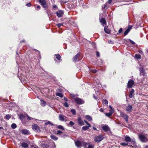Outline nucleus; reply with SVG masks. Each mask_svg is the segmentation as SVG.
Returning a JSON list of instances; mask_svg holds the SVG:
<instances>
[{
  "mask_svg": "<svg viewBox=\"0 0 148 148\" xmlns=\"http://www.w3.org/2000/svg\"><path fill=\"white\" fill-rule=\"evenodd\" d=\"M40 146L43 148H55V145L54 142L51 141L50 142L49 144H45L42 143H41L40 142Z\"/></svg>",
  "mask_w": 148,
  "mask_h": 148,
  "instance_id": "f257e3e1",
  "label": "nucleus"
},
{
  "mask_svg": "<svg viewBox=\"0 0 148 148\" xmlns=\"http://www.w3.org/2000/svg\"><path fill=\"white\" fill-rule=\"evenodd\" d=\"M26 114H21L19 117V119L21 120L22 124L24 125L26 124L27 123L26 121L25 120V119H26Z\"/></svg>",
  "mask_w": 148,
  "mask_h": 148,
  "instance_id": "f03ea898",
  "label": "nucleus"
},
{
  "mask_svg": "<svg viewBox=\"0 0 148 148\" xmlns=\"http://www.w3.org/2000/svg\"><path fill=\"white\" fill-rule=\"evenodd\" d=\"M140 140L143 143H145L148 141V138L144 135L140 134L138 136Z\"/></svg>",
  "mask_w": 148,
  "mask_h": 148,
  "instance_id": "7ed1b4c3",
  "label": "nucleus"
},
{
  "mask_svg": "<svg viewBox=\"0 0 148 148\" xmlns=\"http://www.w3.org/2000/svg\"><path fill=\"white\" fill-rule=\"evenodd\" d=\"M103 138V137L102 135L96 136L94 138V140L96 142H100Z\"/></svg>",
  "mask_w": 148,
  "mask_h": 148,
  "instance_id": "20e7f679",
  "label": "nucleus"
},
{
  "mask_svg": "<svg viewBox=\"0 0 148 148\" xmlns=\"http://www.w3.org/2000/svg\"><path fill=\"white\" fill-rule=\"evenodd\" d=\"M74 101L77 104H82L84 103V101L82 99L78 97L75 98Z\"/></svg>",
  "mask_w": 148,
  "mask_h": 148,
  "instance_id": "39448f33",
  "label": "nucleus"
},
{
  "mask_svg": "<svg viewBox=\"0 0 148 148\" xmlns=\"http://www.w3.org/2000/svg\"><path fill=\"white\" fill-rule=\"evenodd\" d=\"M59 118L60 120L61 121L66 122V121H68L67 119H68V118L65 116L63 115H59Z\"/></svg>",
  "mask_w": 148,
  "mask_h": 148,
  "instance_id": "423d86ee",
  "label": "nucleus"
},
{
  "mask_svg": "<svg viewBox=\"0 0 148 148\" xmlns=\"http://www.w3.org/2000/svg\"><path fill=\"white\" fill-rule=\"evenodd\" d=\"M134 81L132 79H130L128 82L127 84V87L128 88H132L133 85L134 84Z\"/></svg>",
  "mask_w": 148,
  "mask_h": 148,
  "instance_id": "0eeeda50",
  "label": "nucleus"
},
{
  "mask_svg": "<svg viewBox=\"0 0 148 148\" xmlns=\"http://www.w3.org/2000/svg\"><path fill=\"white\" fill-rule=\"evenodd\" d=\"M56 13L57 16L58 17H62L64 14V12L62 10H59L58 12H57Z\"/></svg>",
  "mask_w": 148,
  "mask_h": 148,
  "instance_id": "6e6552de",
  "label": "nucleus"
},
{
  "mask_svg": "<svg viewBox=\"0 0 148 148\" xmlns=\"http://www.w3.org/2000/svg\"><path fill=\"white\" fill-rule=\"evenodd\" d=\"M75 145L78 148H81L82 146V143L79 141H77L75 142Z\"/></svg>",
  "mask_w": 148,
  "mask_h": 148,
  "instance_id": "1a4fd4ad",
  "label": "nucleus"
},
{
  "mask_svg": "<svg viewBox=\"0 0 148 148\" xmlns=\"http://www.w3.org/2000/svg\"><path fill=\"white\" fill-rule=\"evenodd\" d=\"M79 53H77L73 57V61L74 62H76L80 60V59H79Z\"/></svg>",
  "mask_w": 148,
  "mask_h": 148,
  "instance_id": "9d476101",
  "label": "nucleus"
},
{
  "mask_svg": "<svg viewBox=\"0 0 148 148\" xmlns=\"http://www.w3.org/2000/svg\"><path fill=\"white\" fill-rule=\"evenodd\" d=\"M132 26L130 25L129 26L128 28L125 31L124 33V34L125 36H126L128 34V32L130 31V30L132 29Z\"/></svg>",
  "mask_w": 148,
  "mask_h": 148,
  "instance_id": "9b49d317",
  "label": "nucleus"
},
{
  "mask_svg": "<svg viewBox=\"0 0 148 148\" xmlns=\"http://www.w3.org/2000/svg\"><path fill=\"white\" fill-rule=\"evenodd\" d=\"M134 90L133 89H132L131 90L130 92L129 97L130 98H132V97H134Z\"/></svg>",
  "mask_w": 148,
  "mask_h": 148,
  "instance_id": "f8f14e48",
  "label": "nucleus"
},
{
  "mask_svg": "<svg viewBox=\"0 0 148 148\" xmlns=\"http://www.w3.org/2000/svg\"><path fill=\"white\" fill-rule=\"evenodd\" d=\"M41 5L43 8L45 10H46L48 8V4L46 2L44 3L42 5Z\"/></svg>",
  "mask_w": 148,
  "mask_h": 148,
  "instance_id": "ddd939ff",
  "label": "nucleus"
},
{
  "mask_svg": "<svg viewBox=\"0 0 148 148\" xmlns=\"http://www.w3.org/2000/svg\"><path fill=\"white\" fill-rule=\"evenodd\" d=\"M77 121L79 125H84V122L80 117L78 118Z\"/></svg>",
  "mask_w": 148,
  "mask_h": 148,
  "instance_id": "4468645a",
  "label": "nucleus"
},
{
  "mask_svg": "<svg viewBox=\"0 0 148 148\" xmlns=\"http://www.w3.org/2000/svg\"><path fill=\"white\" fill-rule=\"evenodd\" d=\"M125 140L126 142H131L132 140L130 136L127 135L125 136Z\"/></svg>",
  "mask_w": 148,
  "mask_h": 148,
  "instance_id": "2eb2a0df",
  "label": "nucleus"
},
{
  "mask_svg": "<svg viewBox=\"0 0 148 148\" xmlns=\"http://www.w3.org/2000/svg\"><path fill=\"white\" fill-rule=\"evenodd\" d=\"M21 132L25 135H29V131L27 130H21Z\"/></svg>",
  "mask_w": 148,
  "mask_h": 148,
  "instance_id": "dca6fc26",
  "label": "nucleus"
},
{
  "mask_svg": "<svg viewBox=\"0 0 148 148\" xmlns=\"http://www.w3.org/2000/svg\"><path fill=\"white\" fill-rule=\"evenodd\" d=\"M133 110L132 106V105H128L126 108V110L127 111L130 112Z\"/></svg>",
  "mask_w": 148,
  "mask_h": 148,
  "instance_id": "f3484780",
  "label": "nucleus"
},
{
  "mask_svg": "<svg viewBox=\"0 0 148 148\" xmlns=\"http://www.w3.org/2000/svg\"><path fill=\"white\" fill-rule=\"evenodd\" d=\"M100 22L102 25H106V21L104 18L101 19L100 20Z\"/></svg>",
  "mask_w": 148,
  "mask_h": 148,
  "instance_id": "a211bd4d",
  "label": "nucleus"
},
{
  "mask_svg": "<svg viewBox=\"0 0 148 148\" xmlns=\"http://www.w3.org/2000/svg\"><path fill=\"white\" fill-rule=\"evenodd\" d=\"M102 128L103 130L105 132L108 131L109 129V127H108V125H107L103 126L102 127Z\"/></svg>",
  "mask_w": 148,
  "mask_h": 148,
  "instance_id": "6ab92c4d",
  "label": "nucleus"
},
{
  "mask_svg": "<svg viewBox=\"0 0 148 148\" xmlns=\"http://www.w3.org/2000/svg\"><path fill=\"white\" fill-rule=\"evenodd\" d=\"M108 27L107 26H106L104 27V31L107 34H109L110 32V31L108 29Z\"/></svg>",
  "mask_w": 148,
  "mask_h": 148,
  "instance_id": "aec40b11",
  "label": "nucleus"
},
{
  "mask_svg": "<svg viewBox=\"0 0 148 148\" xmlns=\"http://www.w3.org/2000/svg\"><path fill=\"white\" fill-rule=\"evenodd\" d=\"M40 102V104L41 105V106H42L43 107H45L46 106V103L43 99H41Z\"/></svg>",
  "mask_w": 148,
  "mask_h": 148,
  "instance_id": "412c9836",
  "label": "nucleus"
},
{
  "mask_svg": "<svg viewBox=\"0 0 148 148\" xmlns=\"http://www.w3.org/2000/svg\"><path fill=\"white\" fill-rule=\"evenodd\" d=\"M91 127V125L90 124H89V125L86 126H83L82 127V129L84 130H86L89 129L90 127Z\"/></svg>",
  "mask_w": 148,
  "mask_h": 148,
  "instance_id": "4be33fe9",
  "label": "nucleus"
},
{
  "mask_svg": "<svg viewBox=\"0 0 148 148\" xmlns=\"http://www.w3.org/2000/svg\"><path fill=\"white\" fill-rule=\"evenodd\" d=\"M139 70L140 73V75H145V72L144 71V70L142 68H140L139 69Z\"/></svg>",
  "mask_w": 148,
  "mask_h": 148,
  "instance_id": "5701e85b",
  "label": "nucleus"
},
{
  "mask_svg": "<svg viewBox=\"0 0 148 148\" xmlns=\"http://www.w3.org/2000/svg\"><path fill=\"white\" fill-rule=\"evenodd\" d=\"M22 146L24 148H27L28 147V144L25 143H21Z\"/></svg>",
  "mask_w": 148,
  "mask_h": 148,
  "instance_id": "b1692460",
  "label": "nucleus"
},
{
  "mask_svg": "<svg viewBox=\"0 0 148 148\" xmlns=\"http://www.w3.org/2000/svg\"><path fill=\"white\" fill-rule=\"evenodd\" d=\"M109 111V112L105 114L108 117L112 115V111H111V110H110Z\"/></svg>",
  "mask_w": 148,
  "mask_h": 148,
  "instance_id": "393cba45",
  "label": "nucleus"
},
{
  "mask_svg": "<svg viewBox=\"0 0 148 148\" xmlns=\"http://www.w3.org/2000/svg\"><path fill=\"white\" fill-rule=\"evenodd\" d=\"M85 118L86 119L89 121H92V117L90 116L87 115L85 116Z\"/></svg>",
  "mask_w": 148,
  "mask_h": 148,
  "instance_id": "a878e982",
  "label": "nucleus"
},
{
  "mask_svg": "<svg viewBox=\"0 0 148 148\" xmlns=\"http://www.w3.org/2000/svg\"><path fill=\"white\" fill-rule=\"evenodd\" d=\"M50 137L52 139H53L55 140H58V138L56 136L53 135H51Z\"/></svg>",
  "mask_w": 148,
  "mask_h": 148,
  "instance_id": "bb28decb",
  "label": "nucleus"
},
{
  "mask_svg": "<svg viewBox=\"0 0 148 148\" xmlns=\"http://www.w3.org/2000/svg\"><path fill=\"white\" fill-rule=\"evenodd\" d=\"M32 128L35 131H36L37 130V125L34 124L32 125Z\"/></svg>",
  "mask_w": 148,
  "mask_h": 148,
  "instance_id": "cd10ccee",
  "label": "nucleus"
},
{
  "mask_svg": "<svg viewBox=\"0 0 148 148\" xmlns=\"http://www.w3.org/2000/svg\"><path fill=\"white\" fill-rule=\"evenodd\" d=\"M89 143H87L83 142L82 143V144L83 146L85 148H86L87 147V145H88Z\"/></svg>",
  "mask_w": 148,
  "mask_h": 148,
  "instance_id": "c85d7f7f",
  "label": "nucleus"
},
{
  "mask_svg": "<svg viewBox=\"0 0 148 148\" xmlns=\"http://www.w3.org/2000/svg\"><path fill=\"white\" fill-rule=\"evenodd\" d=\"M26 118L27 119V120L28 121L31 120L32 119H34L33 118L29 116L27 114L26 115Z\"/></svg>",
  "mask_w": 148,
  "mask_h": 148,
  "instance_id": "c756f323",
  "label": "nucleus"
},
{
  "mask_svg": "<svg viewBox=\"0 0 148 148\" xmlns=\"http://www.w3.org/2000/svg\"><path fill=\"white\" fill-rule=\"evenodd\" d=\"M135 57L136 58L140 59L141 58V56L140 54H136L135 55Z\"/></svg>",
  "mask_w": 148,
  "mask_h": 148,
  "instance_id": "7c9ffc66",
  "label": "nucleus"
},
{
  "mask_svg": "<svg viewBox=\"0 0 148 148\" xmlns=\"http://www.w3.org/2000/svg\"><path fill=\"white\" fill-rule=\"evenodd\" d=\"M55 56L56 58L58 60H60L61 59V57L60 55L58 54H55Z\"/></svg>",
  "mask_w": 148,
  "mask_h": 148,
  "instance_id": "2f4dec72",
  "label": "nucleus"
},
{
  "mask_svg": "<svg viewBox=\"0 0 148 148\" xmlns=\"http://www.w3.org/2000/svg\"><path fill=\"white\" fill-rule=\"evenodd\" d=\"M56 95L58 96H59L61 98H62L63 97V95L61 93L58 92L56 93Z\"/></svg>",
  "mask_w": 148,
  "mask_h": 148,
  "instance_id": "473e14b6",
  "label": "nucleus"
},
{
  "mask_svg": "<svg viewBox=\"0 0 148 148\" xmlns=\"http://www.w3.org/2000/svg\"><path fill=\"white\" fill-rule=\"evenodd\" d=\"M123 118L125 120L126 122L127 123L128 120V116L127 115H126L125 116V117H123Z\"/></svg>",
  "mask_w": 148,
  "mask_h": 148,
  "instance_id": "72a5a7b5",
  "label": "nucleus"
},
{
  "mask_svg": "<svg viewBox=\"0 0 148 148\" xmlns=\"http://www.w3.org/2000/svg\"><path fill=\"white\" fill-rule=\"evenodd\" d=\"M17 126L16 124L13 123L11 125V127L13 129H15L16 127Z\"/></svg>",
  "mask_w": 148,
  "mask_h": 148,
  "instance_id": "f704fd0d",
  "label": "nucleus"
},
{
  "mask_svg": "<svg viewBox=\"0 0 148 148\" xmlns=\"http://www.w3.org/2000/svg\"><path fill=\"white\" fill-rule=\"evenodd\" d=\"M57 128L58 129H61V130H64V128L62 126L60 125H59L58 126Z\"/></svg>",
  "mask_w": 148,
  "mask_h": 148,
  "instance_id": "c9c22d12",
  "label": "nucleus"
},
{
  "mask_svg": "<svg viewBox=\"0 0 148 148\" xmlns=\"http://www.w3.org/2000/svg\"><path fill=\"white\" fill-rule=\"evenodd\" d=\"M38 1L41 5L46 2L45 0H38Z\"/></svg>",
  "mask_w": 148,
  "mask_h": 148,
  "instance_id": "e433bc0d",
  "label": "nucleus"
},
{
  "mask_svg": "<svg viewBox=\"0 0 148 148\" xmlns=\"http://www.w3.org/2000/svg\"><path fill=\"white\" fill-rule=\"evenodd\" d=\"M45 125H47V124H49V125H51V126H53V124L52 123H51L50 121H48L46 123H45Z\"/></svg>",
  "mask_w": 148,
  "mask_h": 148,
  "instance_id": "4c0bfd02",
  "label": "nucleus"
},
{
  "mask_svg": "<svg viewBox=\"0 0 148 148\" xmlns=\"http://www.w3.org/2000/svg\"><path fill=\"white\" fill-rule=\"evenodd\" d=\"M63 105L66 108H68L69 107V105L68 104V103L65 102L64 103H63Z\"/></svg>",
  "mask_w": 148,
  "mask_h": 148,
  "instance_id": "58836bf2",
  "label": "nucleus"
},
{
  "mask_svg": "<svg viewBox=\"0 0 148 148\" xmlns=\"http://www.w3.org/2000/svg\"><path fill=\"white\" fill-rule=\"evenodd\" d=\"M103 103L106 104H108V101L106 99H104L103 101Z\"/></svg>",
  "mask_w": 148,
  "mask_h": 148,
  "instance_id": "ea45409f",
  "label": "nucleus"
},
{
  "mask_svg": "<svg viewBox=\"0 0 148 148\" xmlns=\"http://www.w3.org/2000/svg\"><path fill=\"white\" fill-rule=\"evenodd\" d=\"M71 112L72 113L73 115H75L76 114L75 110L74 109H71Z\"/></svg>",
  "mask_w": 148,
  "mask_h": 148,
  "instance_id": "a19ab883",
  "label": "nucleus"
},
{
  "mask_svg": "<svg viewBox=\"0 0 148 148\" xmlns=\"http://www.w3.org/2000/svg\"><path fill=\"white\" fill-rule=\"evenodd\" d=\"M94 147L92 144H88V145L86 148H94Z\"/></svg>",
  "mask_w": 148,
  "mask_h": 148,
  "instance_id": "79ce46f5",
  "label": "nucleus"
},
{
  "mask_svg": "<svg viewBox=\"0 0 148 148\" xmlns=\"http://www.w3.org/2000/svg\"><path fill=\"white\" fill-rule=\"evenodd\" d=\"M96 83L98 85V86L99 87H101V84L100 83L99 81L98 80V81H96Z\"/></svg>",
  "mask_w": 148,
  "mask_h": 148,
  "instance_id": "37998d69",
  "label": "nucleus"
},
{
  "mask_svg": "<svg viewBox=\"0 0 148 148\" xmlns=\"http://www.w3.org/2000/svg\"><path fill=\"white\" fill-rule=\"evenodd\" d=\"M56 25L58 28H60L61 26L63 25V24L62 23H60L56 24Z\"/></svg>",
  "mask_w": 148,
  "mask_h": 148,
  "instance_id": "c03bdc74",
  "label": "nucleus"
},
{
  "mask_svg": "<svg viewBox=\"0 0 148 148\" xmlns=\"http://www.w3.org/2000/svg\"><path fill=\"white\" fill-rule=\"evenodd\" d=\"M126 115V114H124V113L123 112H121L120 113V115L123 118L125 117V115Z\"/></svg>",
  "mask_w": 148,
  "mask_h": 148,
  "instance_id": "a18cd8bd",
  "label": "nucleus"
},
{
  "mask_svg": "<svg viewBox=\"0 0 148 148\" xmlns=\"http://www.w3.org/2000/svg\"><path fill=\"white\" fill-rule=\"evenodd\" d=\"M10 117L11 116L9 114H7L5 116V117L6 118V119L8 120L9 119H10Z\"/></svg>",
  "mask_w": 148,
  "mask_h": 148,
  "instance_id": "49530a36",
  "label": "nucleus"
},
{
  "mask_svg": "<svg viewBox=\"0 0 148 148\" xmlns=\"http://www.w3.org/2000/svg\"><path fill=\"white\" fill-rule=\"evenodd\" d=\"M121 145H122L124 146H127L128 145V143H123L121 144Z\"/></svg>",
  "mask_w": 148,
  "mask_h": 148,
  "instance_id": "de8ad7c7",
  "label": "nucleus"
},
{
  "mask_svg": "<svg viewBox=\"0 0 148 148\" xmlns=\"http://www.w3.org/2000/svg\"><path fill=\"white\" fill-rule=\"evenodd\" d=\"M75 124L72 121H70L69 122V124L71 126H73Z\"/></svg>",
  "mask_w": 148,
  "mask_h": 148,
  "instance_id": "09e8293b",
  "label": "nucleus"
},
{
  "mask_svg": "<svg viewBox=\"0 0 148 148\" xmlns=\"http://www.w3.org/2000/svg\"><path fill=\"white\" fill-rule=\"evenodd\" d=\"M129 40L130 42L131 43H132V44H133V45H134L135 44V42H134L132 40H131L130 39Z\"/></svg>",
  "mask_w": 148,
  "mask_h": 148,
  "instance_id": "8fccbe9b",
  "label": "nucleus"
},
{
  "mask_svg": "<svg viewBox=\"0 0 148 148\" xmlns=\"http://www.w3.org/2000/svg\"><path fill=\"white\" fill-rule=\"evenodd\" d=\"M31 4L30 2L26 4V5L28 7H30Z\"/></svg>",
  "mask_w": 148,
  "mask_h": 148,
  "instance_id": "3c124183",
  "label": "nucleus"
},
{
  "mask_svg": "<svg viewBox=\"0 0 148 148\" xmlns=\"http://www.w3.org/2000/svg\"><path fill=\"white\" fill-rule=\"evenodd\" d=\"M62 133V132L60 130H58L57 131L58 134H60Z\"/></svg>",
  "mask_w": 148,
  "mask_h": 148,
  "instance_id": "603ef678",
  "label": "nucleus"
},
{
  "mask_svg": "<svg viewBox=\"0 0 148 148\" xmlns=\"http://www.w3.org/2000/svg\"><path fill=\"white\" fill-rule=\"evenodd\" d=\"M107 5L106 4H105L103 7L102 6V9H104L105 8H106V7Z\"/></svg>",
  "mask_w": 148,
  "mask_h": 148,
  "instance_id": "864d4df0",
  "label": "nucleus"
},
{
  "mask_svg": "<svg viewBox=\"0 0 148 148\" xmlns=\"http://www.w3.org/2000/svg\"><path fill=\"white\" fill-rule=\"evenodd\" d=\"M122 31H123L122 29V28H120L119 31V33H121L122 32Z\"/></svg>",
  "mask_w": 148,
  "mask_h": 148,
  "instance_id": "5fc2aeb1",
  "label": "nucleus"
},
{
  "mask_svg": "<svg viewBox=\"0 0 148 148\" xmlns=\"http://www.w3.org/2000/svg\"><path fill=\"white\" fill-rule=\"evenodd\" d=\"M90 71L93 73H95L97 71V70L95 69L91 70Z\"/></svg>",
  "mask_w": 148,
  "mask_h": 148,
  "instance_id": "6e6d98bb",
  "label": "nucleus"
},
{
  "mask_svg": "<svg viewBox=\"0 0 148 148\" xmlns=\"http://www.w3.org/2000/svg\"><path fill=\"white\" fill-rule=\"evenodd\" d=\"M96 55H97V57H99V56H100V54H99V53L98 52V51H97V53H96Z\"/></svg>",
  "mask_w": 148,
  "mask_h": 148,
  "instance_id": "4d7b16f0",
  "label": "nucleus"
},
{
  "mask_svg": "<svg viewBox=\"0 0 148 148\" xmlns=\"http://www.w3.org/2000/svg\"><path fill=\"white\" fill-rule=\"evenodd\" d=\"M108 42L109 43H110V44H113V42L111 40H109L108 41Z\"/></svg>",
  "mask_w": 148,
  "mask_h": 148,
  "instance_id": "13d9d810",
  "label": "nucleus"
},
{
  "mask_svg": "<svg viewBox=\"0 0 148 148\" xmlns=\"http://www.w3.org/2000/svg\"><path fill=\"white\" fill-rule=\"evenodd\" d=\"M53 8L54 9H55V8L57 9L58 7L56 5H54L53 6Z\"/></svg>",
  "mask_w": 148,
  "mask_h": 148,
  "instance_id": "bf43d9fd",
  "label": "nucleus"
},
{
  "mask_svg": "<svg viewBox=\"0 0 148 148\" xmlns=\"http://www.w3.org/2000/svg\"><path fill=\"white\" fill-rule=\"evenodd\" d=\"M112 0H108L107 2L109 4H110L112 3Z\"/></svg>",
  "mask_w": 148,
  "mask_h": 148,
  "instance_id": "052dcab7",
  "label": "nucleus"
},
{
  "mask_svg": "<svg viewBox=\"0 0 148 148\" xmlns=\"http://www.w3.org/2000/svg\"><path fill=\"white\" fill-rule=\"evenodd\" d=\"M93 97L96 100H97L98 99V97L96 96L95 95H93Z\"/></svg>",
  "mask_w": 148,
  "mask_h": 148,
  "instance_id": "680f3d73",
  "label": "nucleus"
},
{
  "mask_svg": "<svg viewBox=\"0 0 148 148\" xmlns=\"http://www.w3.org/2000/svg\"><path fill=\"white\" fill-rule=\"evenodd\" d=\"M135 143L136 142L135 140H132L131 143H133V144H135Z\"/></svg>",
  "mask_w": 148,
  "mask_h": 148,
  "instance_id": "e2e57ef3",
  "label": "nucleus"
},
{
  "mask_svg": "<svg viewBox=\"0 0 148 148\" xmlns=\"http://www.w3.org/2000/svg\"><path fill=\"white\" fill-rule=\"evenodd\" d=\"M64 100L65 101H68V99H67V98H66V97H64Z\"/></svg>",
  "mask_w": 148,
  "mask_h": 148,
  "instance_id": "0e129e2a",
  "label": "nucleus"
},
{
  "mask_svg": "<svg viewBox=\"0 0 148 148\" xmlns=\"http://www.w3.org/2000/svg\"><path fill=\"white\" fill-rule=\"evenodd\" d=\"M84 122L86 123V124L87 125H89V124H90L89 123H88V122L86 121V120H84Z\"/></svg>",
  "mask_w": 148,
  "mask_h": 148,
  "instance_id": "69168bd1",
  "label": "nucleus"
},
{
  "mask_svg": "<svg viewBox=\"0 0 148 148\" xmlns=\"http://www.w3.org/2000/svg\"><path fill=\"white\" fill-rule=\"evenodd\" d=\"M109 107L110 108V109H111V110H112V111H114V110H113L112 109V107H111V106L110 105H109Z\"/></svg>",
  "mask_w": 148,
  "mask_h": 148,
  "instance_id": "338daca9",
  "label": "nucleus"
},
{
  "mask_svg": "<svg viewBox=\"0 0 148 148\" xmlns=\"http://www.w3.org/2000/svg\"><path fill=\"white\" fill-rule=\"evenodd\" d=\"M99 111L101 112H103V110L102 109V108H101L100 110H99Z\"/></svg>",
  "mask_w": 148,
  "mask_h": 148,
  "instance_id": "774afa93",
  "label": "nucleus"
}]
</instances>
